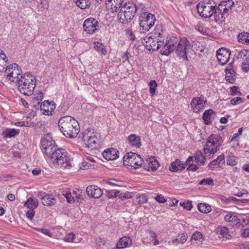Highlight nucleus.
Segmentation results:
<instances>
[{
	"label": "nucleus",
	"instance_id": "2eb2a0df",
	"mask_svg": "<svg viewBox=\"0 0 249 249\" xmlns=\"http://www.w3.org/2000/svg\"><path fill=\"white\" fill-rule=\"evenodd\" d=\"M206 99L203 96L194 98L191 101V106L193 111L197 112L199 109H203L206 103Z\"/></svg>",
	"mask_w": 249,
	"mask_h": 249
},
{
	"label": "nucleus",
	"instance_id": "bb28decb",
	"mask_svg": "<svg viewBox=\"0 0 249 249\" xmlns=\"http://www.w3.org/2000/svg\"><path fill=\"white\" fill-rule=\"evenodd\" d=\"M234 5V2L231 0L222 1L219 4V6L224 7V12L229 15V13L231 11V8Z\"/></svg>",
	"mask_w": 249,
	"mask_h": 249
},
{
	"label": "nucleus",
	"instance_id": "5701e85b",
	"mask_svg": "<svg viewBox=\"0 0 249 249\" xmlns=\"http://www.w3.org/2000/svg\"><path fill=\"white\" fill-rule=\"evenodd\" d=\"M129 143L133 147L140 148L142 145L141 139L136 134H131L127 138Z\"/></svg>",
	"mask_w": 249,
	"mask_h": 249
},
{
	"label": "nucleus",
	"instance_id": "a18cd8bd",
	"mask_svg": "<svg viewBox=\"0 0 249 249\" xmlns=\"http://www.w3.org/2000/svg\"><path fill=\"white\" fill-rule=\"evenodd\" d=\"M168 44L166 42L164 44V46L160 50V53L162 54L168 55L171 53L174 50L172 49V48L169 47L168 45Z\"/></svg>",
	"mask_w": 249,
	"mask_h": 249
},
{
	"label": "nucleus",
	"instance_id": "e433bc0d",
	"mask_svg": "<svg viewBox=\"0 0 249 249\" xmlns=\"http://www.w3.org/2000/svg\"><path fill=\"white\" fill-rule=\"evenodd\" d=\"M56 203V199L53 196V195L47 194L46 197L44 198V200L42 202V204L44 205L47 206H51L55 204Z\"/></svg>",
	"mask_w": 249,
	"mask_h": 249
},
{
	"label": "nucleus",
	"instance_id": "a211bd4d",
	"mask_svg": "<svg viewBox=\"0 0 249 249\" xmlns=\"http://www.w3.org/2000/svg\"><path fill=\"white\" fill-rule=\"evenodd\" d=\"M86 193L89 196L98 198L102 195L103 191L96 185H89L87 187Z\"/></svg>",
	"mask_w": 249,
	"mask_h": 249
},
{
	"label": "nucleus",
	"instance_id": "b1692460",
	"mask_svg": "<svg viewBox=\"0 0 249 249\" xmlns=\"http://www.w3.org/2000/svg\"><path fill=\"white\" fill-rule=\"evenodd\" d=\"M226 80L230 83H234L235 80L236 79V73L234 70L231 68V66H229L226 70Z\"/></svg>",
	"mask_w": 249,
	"mask_h": 249
},
{
	"label": "nucleus",
	"instance_id": "a878e982",
	"mask_svg": "<svg viewBox=\"0 0 249 249\" xmlns=\"http://www.w3.org/2000/svg\"><path fill=\"white\" fill-rule=\"evenodd\" d=\"M164 32L163 26L161 24L156 25L154 30L152 33V36L155 39L161 38L163 39V35Z\"/></svg>",
	"mask_w": 249,
	"mask_h": 249
},
{
	"label": "nucleus",
	"instance_id": "13d9d810",
	"mask_svg": "<svg viewBox=\"0 0 249 249\" xmlns=\"http://www.w3.org/2000/svg\"><path fill=\"white\" fill-rule=\"evenodd\" d=\"M244 100L239 97H236L231 100V103L233 105H236L240 104L243 102Z\"/></svg>",
	"mask_w": 249,
	"mask_h": 249
},
{
	"label": "nucleus",
	"instance_id": "f704fd0d",
	"mask_svg": "<svg viewBox=\"0 0 249 249\" xmlns=\"http://www.w3.org/2000/svg\"><path fill=\"white\" fill-rule=\"evenodd\" d=\"M121 9L124 10L129 11L130 12H131V9L132 10V9H133L134 10H133V13H134L135 14L136 13L138 10V8L136 5L131 1L125 2V3H124V5L123 7H122Z\"/></svg>",
	"mask_w": 249,
	"mask_h": 249
},
{
	"label": "nucleus",
	"instance_id": "69168bd1",
	"mask_svg": "<svg viewBox=\"0 0 249 249\" xmlns=\"http://www.w3.org/2000/svg\"><path fill=\"white\" fill-rule=\"evenodd\" d=\"M155 199L158 202L160 203H163L166 202V199L161 194L157 195V196L155 197Z\"/></svg>",
	"mask_w": 249,
	"mask_h": 249
},
{
	"label": "nucleus",
	"instance_id": "338daca9",
	"mask_svg": "<svg viewBox=\"0 0 249 249\" xmlns=\"http://www.w3.org/2000/svg\"><path fill=\"white\" fill-rule=\"evenodd\" d=\"M241 235L245 238L249 237V228H245L241 231Z\"/></svg>",
	"mask_w": 249,
	"mask_h": 249
},
{
	"label": "nucleus",
	"instance_id": "0e129e2a",
	"mask_svg": "<svg viewBox=\"0 0 249 249\" xmlns=\"http://www.w3.org/2000/svg\"><path fill=\"white\" fill-rule=\"evenodd\" d=\"M35 214V210L29 209L26 213V216L28 219L32 220L33 219V217L34 216Z\"/></svg>",
	"mask_w": 249,
	"mask_h": 249
},
{
	"label": "nucleus",
	"instance_id": "20e7f679",
	"mask_svg": "<svg viewBox=\"0 0 249 249\" xmlns=\"http://www.w3.org/2000/svg\"><path fill=\"white\" fill-rule=\"evenodd\" d=\"M224 140L219 134H213L207 139L206 144L205 145L203 151L204 154L207 156L209 155H213L219 150Z\"/></svg>",
	"mask_w": 249,
	"mask_h": 249
},
{
	"label": "nucleus",
	"instance_id": "4d7b16f0",
	"mask_svg": "<svg viewBox=\"0 0 249 249\" xmlns=\"http://www.w3.org/2000/svg\"><path fill=\"white\" fill-rule=\"evenodd\" d=\"M213 179L210 178L202 179L199 183V185H211L213 183Z\"/></svg>",
	"mask_w": 249,
	"mask_h": 249
},
{
	"label": "nucleus",
	"instance_id": "72a5a7b5",
	"mask_svg": "<svg viewBox=\"0 0 249 249\" xmlns=\"http://www.w3.org/2000/svg\"><path fill=\"white\" fill-rule=\"evenodd\" d=\"M214 113L213 109H209L204 111L202 115V118L206 124H211V116Z\"/></svg>",
	"mask_w": 249,
	"mask_h": 249
},
{
	"label": "nucleus",
	"instance_id": "c03bdc74",
	"mask_svg": "<svg viewBox=\"0 0 249 249\" xmlns=\"http://www.w3.org/2000/svg\"><path fill=\"white\" fill-rule=\"evenodd\" d=\"M249 53L247 50H243L236 54L235 56L236 57L237 59H241L244 61L246 58H249V55H248Z\"/></svg>",
	"mask_w": 249,
	"mask_h": 249
},
{
	"label": "nucleus",
	"instance_id": "c756f323",
	"mask_svg": "<svg viewBox=\"0 0 249 249\" xmlns=\"http://www.w3.org/2000/svg\"><path fill=\"white\" fill-rule=\"evenodd\" d=\"M225 163V156L224 154H221L218 156V157L213 160L209 164L208 166L210 168H213L215 167L216 165L219 164H224Z\"/></svg>",
	"mask_w": 249,
	"mask_h": 249
},
{
	"label": "nucleus",
	"instance_id": "ea45409f",
	"mask_svg": "<svg viewBox=\"0 0 249 249\" xmlns=\"http://www.w3.org/2000/svg\"><path fill=\"white\" fill-rule=\"evenodd\" d=\"M76 5L82 9L89 7L90 5L89 0H73Z\"/></svg>",
	"mask_w": 249,
	"mask_h": 249
},
{
	"label": "nucleus",
	"instance_id": "ddd939ff",
	"mask_svg": "<svg viewBox=\"0 0 249 249\" xmlns=\"http://www.w3.org/2000/svg\"><path fill=\"white\" fill-rule=\"evenodd\" d=\"M84 30L88 34H93L99 27L98 21L92 18L86 19L83 25Z\"/></svg>",
	"mask_w": 249,
	"mask_h": 249
},
{
	"label": "nucleus",
	"instance_id": "8fccbe9b",
	"mask_svg": "<svg viewBox=\"0 0 249 249\" xmlns=\"http://www.w3.org/2000/svg\"><path fill=\"white\" fill-rule=\"evenodd\" d=\"M224 219L227 222H235L238 220L236 215H233L231 213L226 214L224 217Z\"/></svg>",
	"mask_w": 249,
	"mask_h": 249
},
{
	"label": "nucleus",
	"instance_id": "a19ab883",
	"mask_svg": "<svg viewBox=\"0 0 249 249\" xmlns=\"http://www.w3.org/2000/svg\"><path fill=\"white\" fill-rule=\"evenodd\" d=\"M197 208L199 212L204 213H210L212 211L210 206L205 203L198 204Z\"/></svg>",
	"mask_w": 249,
	"mask_h": 249
},
{
	"label": "nucleus",
	"instance_id": "6e6552de",
	"mask_svg": "<svg viewBox=\"0 0 249 249\" xmlns=\"http://www.w3.org/2000/svg\"><path fill=\"white\" fill-rule=\"evenodd\" d=\"M82 139L86 146L91 149H95L99 145V140L95 133L89 130L83 133Z\"/></svg>",
	"mask_w": 249,
	"mask_h": 249
},
{
	"label": "nucleus",
	"instance_id": "412c9836",
	"mask_svg": "<svg viewBox=\"0 0 249 249\" xmlns=\"http://www.w3.org/2000/svg\"><path fill=\"white\" fill-rule=\"evenodd\" d=\"M159 165L157 160L154 157H151L147 160V163L144 165V168L147 171H155Z\"/></svg>",
	"mask_w": 249,
	"mask_h": 249
},
{
	"label": "nucleus",
	"instance_id": "774afa93",
	"mask_svg": "<svg viewBox=\"0 0 249 249\" xmlns=\"http://www.w3.org/2000/svg\"><path fill=\"white\" fill-rule=\"evenodd\" d=\"M238 88L236 87L235 86H233L231 88V94L232 95H234L236 94L237 93H239V95H241V93L240 92L238 91Z\"/></svg>",
	"mask_w": 249,
	"mask_h": 249
},
{
	"label": "nucleus",
	"instance_id": "3c124183",
	"mask_svg": "<svg viewBox=\"0 0 249 249\" xmlns=\"http://www.w3.org/2000/svg\"><path fill=\"white\" fill-rule=\"evenodd\" d=\"M137 202L139 204L145 203L147 201V196L145 194H142L137 196Z\"/></svg>",
	"mask_w": 249,
	"mask_h": 249
},
{
	"label": "nucleus",
	"instance_id": "4468645a",
	"mask_svg": "<svg viewBox=\"0 0 249 249\" xmlns=\"http://www.w3.org/2000/svg\"><path fill=\"white\" fill-rule=\"evenodd\" d=\"M132 10H134L133 9ZM131 12L121 9L118 15L119 21L125 24L130 22L135 16V14L133 13V10L131 9Z\"/></svg>",
	"mask_w": 249,
	"mask_h": 249
},
{
	"label": "nucleus",
	"instance_id": "5fc2aeb1",
	"mask_svg": "<svg viewBox=\"0 0 249 249\" xmlns=\"http://www.w3.org/2000/svg\"><path fill=\"white\" fill-rule=\"evenodd\" d=\"M119 193V191H114V190H110L107 191V196L109 198H112L113 197H116L118 196V194Z\"/></svg>",
	"mask_w": 249,
	"mask_h": 249
},
{
	"label": "nucleus",
	"instance_id": "f03ea898",
	"mask_svg": "<svg viewBox=\"0 0 249 249\" xmlns=\"http://www.w3.org/2000/svg\"><path fill=\"white\" fill-rule=\"evenodd\" d=\"M55 166L65 169L71 166V158L68 156L67 152L63 148L54 150L48 156Z\"/></svg>",
	"mask_w": 249,
	"mask_h": 249
},
{
	"label": "nucleus",
	"instance_id": "7c9ffc66",
	"mask_svg": "<svg viewBox=\"0 0 249 249\" xmlns=\"http://www.w3.org/2000/svg\"><path fill=\"white\" fill-rule=\"evenodd\" d=\"M38 205L37 199L35 197H29L24 203V206L29 209L35 210Z\"/></svg>",
	"mask_w": 249,
	"mask_h": 249
},
{
	"label": "nucleus",
	"instance_id": "49530a36",
	"mask_svg": "<svg viewBox=\"0 0 249 249\" xmlns=\"http://www.w3.org/2000/svg\"><path fill=\"white\" fill-rule=\"evenodd\" d=\"M192 239L197 241L196 243L201 244L203 242L202 235L199 231L195 232L192 236Z\"/></svg>",
	"mask_w": 249,
	"mask_h": 249
},
{
	"label": "nucleus",
	"instance_id": "680f3d73",
	"mask_svg": "<svg viewBox=\"0 0 249 249\" xmlns=\"http://www.w3.org/2000/svg\"><path fill=\"white\" fill-rule=\"evenodd\" d=\"M126 35L127 37L130 40L133 41L136 38L135 35L133 34L132 32L129 29H127L126 30Z\"/></svg>",
	"mask_w": 249,
	"mask_h": 249
},
{
	"label": "nucleus",
	"instance_id": "f3484780",
	"mask_svg": "<svg viewBox=\"0 0 249 249\" xmlns=\"http://www.w3.org/2000/svg\"><path fill=\"white\" fill-rule=\"evenodd\" d=\"M40 107L43 114L49 115L52 114V112H53L55 106L53 101L50 102L49 100H45L41 103Z\"/></svg>",
	"mask_w": 249,
	"mask_h": 249
},
{
	"label": "nucleus",
	"instance_id": "e2e57ef3",
	"mask_svg": "<svg viewBox=\"0 0 249 249\" xmlns=\"http://www.w3.org/2000/svg\"><path fill=\"white\" fill-rule=\"evenodd\" d=\"M75 235L72 233L68 234L65 237V241L69 242H72L74 239Z\"/></svg>",
	"mask_w": 249,
	"mask_h": 249
},
{
	"label": "nucleus",
	"instance_id": "39448f33",
	"mask_svg": "<svg viewBox=\"0 0 249 249\" xmlns=\"http://www.w3.org/2000/svg\"><path fill=\"white\" fill-rule=\"evenodd\" d=\"M5 72L7 74L6 78L8 80L17 84L24 76L20 67L16 63L12 64L8 66L5 70Z\"/></svg>",
	"mask_w": 249,
	"mask_h": 249
},
{
	"label": "nucleus",
	"instance_id": "6e6d98bb",
	"mask_svg": "<svg viewBox=\"0 0 249 249\" xmlns=\"http://www.w3.org/2000/svg\"><path fill=\"white\" fill-rule=\"evenodd\" d=\"M118 197L121 199L122 198H129L133 197V193L131 192H126L125 193H119Z\"/></svg>",
	"mask_w": 249,
	"mask_h": 249
},
{
	"label": "nucleus",
	"instance_id": "4be33fe9",
	"mask_svg": "<svg viewBox=\"0 0 249 249\" xmlns=\"http://www.w3.org/2000/svg\"><path fill=\"white\" fill-rule=\"evenodd\" d=\"M215 232L217 237L220 239L222 238L230 239L231 238V235L229 233L228 229L225 227H220L216 228Z\"/></svg>",
	"mask_w": 249,
	"mask_h": 249
},
{
	"label": "nucleus",
	"instance_id": "cd10ccee",
	"mask_svg": "<svg viewBox=\"0 0 249 249\" xmlns=\"http://www.w3.org/2000/svg\"><path fill=\"white\" fill-rule=\"evenodd\" d=\"M132 240L129 237L124 236L121 238L119 242L117 244L118 249H124L129 245H130Z\"/></svg>",
	"mask_w": 249,
	"mask_h": 249
},
{
	"label": "nucleus",
	"instance_id": "393cba45",
	"mask_svg": "<svg viewBox=\"0 0 249 249\" xmlns=\"http://www.w3.org/2000/svg\"><path fill=\"white\" fill-rule=\"evenodd\" d=\"M186 166V163H181L180 160H177L172 162L169 170L172 172H177L184 169Z\"/></svg>",
	"mask_w": 249,
	"mask_h": 249
},
{
	"label": "nucleus",
	"instance_id": "473e14b6",
	"mask_svg": "<svg viewBox=\"0 0 249 249\" xmlns=\"http://www.w3.org/2000/svg\"><path fill=\"white\" fill-rule=\"evenodd\" d=\"M43 97V93L39 91L34 95L32 100L33 107H36L41 102Z\"/></svg>",
	"mask_w": 249,
	"mask_h": 249
},
{
	"label": "nucleus",
	"instance_id": "2f4dec72",
	"mask_svg": "<svg viewBox=\"0 0 249 249\" xmlns=\"http://www.w3.org/2000/svg\"><path fill=\"white\" fill-rule=\"evenodd\" d=\"M19 133V129H16L14 128H6L2 132V134L5 138H9L15 137L18 135Z\"/></svg>",
	"mask_w": 249,
	"mask_h": 249
},
{
	"label": "nucleus",
	"instance_id": "864d4df0",
	"mask_svg": "<svg viewBox=\"0 0 249 249\" xmlns=\"http://www.w3.org/2000/svg\"><path fill=\"white\" fill-rule=\"evenodd\" d=\"M63 195L67 199V202L69 203H71L74 202L73 197L71 196V193L69 191H65L63 193Z\"/></svg>",
	"mask_w": 249,
	"mask_h": 249
},
{
	"label": "nucleus",
	"instance_id": "aec40b11",
	"mask_svg": "<svg viewBox=\"0 0 249 249\" xmlns=\"http://www.w3.org/2000/svg\"><path fill=\"white\" fill-rule=\"evenodd\" d=\"M119 151L114 148H110L104 150L102 153L103 157L107 160H113L119 158Z\"/></svg>",
	"mask_w": 249,
	"mask_h": 249
},
{
	"label": "nucleus",
	"instance_id": "de8ad7c7",
	"mask_svg": "<svg viewBox=\"0 0 249 249\" xmlns=\"http://www.w3.org/2000/svg\"><path fill=\"white\" fill-rule=\"evenodd\" d=\"M227 163L229 165L234 166L237 164V158L232 155H229L227 159Z\"/></svg>",
	"mask_w": 249,
	"mask_h": 249
},
{
	"label": "nucleus",
	"instance_id": "79ce46f5",
	"mask_svg": "<svg viewBox=\"0 0 249 249\" xmlns=\"http://www.w3.org/2000/svg\"><path fill=\"white\" fill-rule=\"evenodd\" d=\"M94 48L98 52L105 55L107 54V51L103 43L100 42H95Z\"/></svg>",
	"mask_w": 249,
	"mask_h": 249
},
{
	"label": "nucleus",
	"instance_id": "58836bf2",
	"mask_svg": "<svg viewBox=\"0 0 249 249\" xmlns=\"http://www.w3.org/2000/svg\"><path fill=\"white\" fill-rule=\"evenodd\" d=\"M239 42L240 43L249 45V33L243 32L238 36Z\"/></svg>",
	"mask_w": 249,
	"mask_h": 249
},
{
	"label": "nucleus",
	"instance_id": "37998d69",
	"mask_svg": "<svg viewBox=\"0 0 249 249\" xmlns=\"http://www.w3.org/2000/svg\"><path fill=\"white\" fill-rule=\"evenodd\" d=\"M166 42L168 44V46L170 48L171 47L172 49L174 50V49L176 48L175 45L178 42V39L176 37L171 36L169 38H167Z\"/></svg>",
	"mask_w": 249,
	"mask_h": 249
},
{
	"label": "nucleus",
	"instance_id": "1a4fd4ad",
	"mask_svg": "<svg viewBox=\"0 0 249 249\" xmlns=\"http://www.w3.org/2000/svg\"><path fill=\"white\" fill-rule=\"evenodd\" d=\"M192 46L191 45L190 42L186 39H181L178 44L176 53L180 58L184 60L187 59V54L191 50Z\"/></svg>",
	"mask_w": 249,
	"mask_h": 249
},
{
	"label": "nucleus",
	"instance_id": "c9c22d12",
	"mask_svg": "<svg viewBox=\"0 0 249 249\" xmlns=\"http://www.w3.org/2000/svg\"><path fill=\"white\" fill-rule=\"evenodd\" d=\"M194 157L195 161L197 163H199L200 165H203L205 163L206 157L201 151H196Z\"/></svg>",
	"mask_w": 249,
	"mask_h": 249
},
{
	"label": "nucleus",
	"instance_id": "6ab92c4d",
	"mask_svg": "<svg viewBox=\"0 0 249 249\" xmlns=\"http://www.w3.org/2000/svg\"><path fill=\"white\" fill-rule=\"evenodd\" d=\"M106 4L110 6V11L112 13L118 12L123 7L125 2L124 0H106Z\"/></svg>",
	"mask_w": 249,
	"mask_h": 249
},
{
	"label": "nucleus",
	"instance_id": "423d86ee",
	"mask_svg": "<svg viewBox=\"0 0 249 249\" xmlns=\"http://www.w3.org/2000/svg\"><path fill=\"white\" fill-rule=\"evenodd\" d=\"M156 20L155 16L148 12L141 14L139 18V25L140 30L142 32H148L153 26Z\"/></svg>",
	"mask_w": 249,
	"mask_h": 249
},
{
	"label": "nucleus",
	"instance_id": "052dcab7",
	"mask_svg": "<svg viewBox=\"0 0 249 249\" xmlns=\"http://www.w3.org/2000/svg\"><path fill=\"white\" fill-rule=\"evenodd\" d=\"M182 206L184 208V209L190 211L193 207V205L191 201H187L186 202H183L182 204Z\"/></svg>",
	"mask_w": 249,
	"mask_h": 249
},
{
	"label": "nucleus",
	"instance_id": "c85d7f7f",
	"mask_svg": "<svg viewBox=\"0 0 249 249\" xmlns=\"http://www.w3.org/2000/svg\"><path fill=\"white\" fill-rule=\"evenodd\" d=\"M213 14L214 18L216 21H222V19L224 18V16H228L227 14L222 12V9L220 7H215L213 8Z\"/></svg>",
	"mask_w": 249,
	"mask_h": 249
},
{
	"label": "nucleus",
	"instance_id": "9b49d317",
	"mask_svg": "<svg viewBox=\"0 0 249 249\" xmlns=\"http://www.w3.org/2000/svg\"><path fill=\"white\" fill-rule=\"evenodd\" d=\"M54 143L52 137L49 134L46 135L42 139L41 142V149L47 156L57 148Z\"/></svg>",
	"mask_w": 249,
	"mask_h": 249
},
{
	"label": "nucleus",
	"instance_id": "09e8293b",
	"mask_svg": "<svg viewBox=\"0 0 249 249\" xmlns=\"http://www.w3.org/2000/svg\"><path fill=\"white\" fill-rule=\"evenodd\" d=\"M149 92L151 96H154L155 94L157 84L154 80L151 81L149 83Z\"/></svg>",
	"mask_w": 249,
	"mask_h": 249
},
{
	"label": "nucleus",
	"instance_id": "f8f14e48",
	"mask_svg": "<svg viewBox=\"0 0 249 249\" xmlns=\"http://www.w3.org/2000/svg\"><path fill=\"white\" fill-rule=\"evenodd\" d=\"M217 5L215 2H213V6L205 5L204 1L200 2L196 6L198 13L202 17L210 18L213 14V8Z\"/></svg>",
	"mask_w": 249,
	"mask_h": 249
},
{
	"label": "nucleus",
	"instance_id": "603ef678",
	"mask_svg": "<svg viewBox=\"0 0 249 249\" xmlns=\"http://www.w3.org/2000/svg\"><path fill=\"white\" fill-rule=\"evenodd\" d=\"M242 69L244 72L249 71V58H246L242 62Z\"/></svg>",
	"mask_w": 249,
	"mask_h": 249
},
{
	"label": "nucleus",
	"instance_id": "dca6fc26",
	"mask_svg": "<svg viewBox=\"0 0 249 249\" xmlns=\"http://www.w3.org/2000/svg\"><path fill=\"white\" fill-rule=\"evenodd\" d=\"M230 54L231 52L226 48H220L216 52L217 58L222 65L226 64L228 62Z\"/></svg>",
	"mask_w": 249,
	"mask_h": 249
},
{
	"label": "nucleus",
	"instance_id": "9d476101",
	"mask_svg": "<svg viewBox=\"0 0 249 249\" xmlns=\"http://www.w3.org/2000/svg\"><path fill=\"white\" fill-rule=\"evenodd\" d=\"M143 43L146 48L150 51H157L163 44L164 39L161 38L155 39L149 35L143 38Z\"/></svg>",
	"mask_w": 249,
	"mask_h": 249
},
{
	"label": "nucleus",
	"instance_id": "0eeeda50",
	"mask_svg": "<svg viewBox=\"0 0 249 249\" xmlns=\"http://www.w3.org/2000/svg\"><path fill=\"white\" fill-rule=\"evenodd\" d=\"M123 162L124 164L131 166L133 169H137L142 165L143 160L139 155L130 152L124 156Z\"/></svg>",
	"mask_w": 249,
	"mask_h": 249
},
{
	"label": "nucleus",
	"instance_id": "7ed1b4c3",
	"mask_svg": "<svg viewBox=\"0 0 249 249\" xmlns=\"http://www.w3.org/2000/svg\"><path fill=\"white\" fill-rule=\"evenodd\" d=\"M17 85L21 93L29 96L33 94L36 86V79L32 74L25 73Z\"/></svg>",
	"mask_w": 249,
	"mask_h": 249
},
{
	"label": "nucleus",
	"instance_id": "4c0bfd02",
	"mask_svg": "<svg viewBox=\"0 0 249 249\" xmlns=\"http://www.w3.org/2000/svg\"><path fill=\"white\" fill-rule=\"evenodd\" d=\"M187 239V235L186 234L183 233L180 236H178V238L172 240L171 241L172 244H175L176 245L178 244H182L186 242Z\"/></svg>",
	"mask_w": 249,
	"mask_h": 249
},
{
	"label": "nucleus",
	"instance_id": "f257e3e1",
	"mask_svg": "<svg viewBox=\"0 0 249 249\" xmlns=\"http://www.w3.org/2000/svg\"><path fill=\"white\" fill-rule=\"evenodd\" d=\"M58 126L63 135L70 138L76 137L79 132L78 122L70 116L61 117L59 120Z\"/></svg>",
	"mask_w": 249,
	"mask_h": 249
},
{
	"label": "nucleus",
	"instance_id": "bf43d9fd",
	"mask_svg": "<svg viewBox=\"0 0 249 249\" xmlns=\"http://www.w3.org/2000/svg\"><path fill=\"white\" fill-rule=\"evenodd\" d=\"M121 181L120 180H117L116 179L111 178L108 179V180L107 181V183L108 184L111 185H114V186H121Z\"/></svg>",
	"mask_w": 249,
	"mask_h": 249
}]
</instances>
